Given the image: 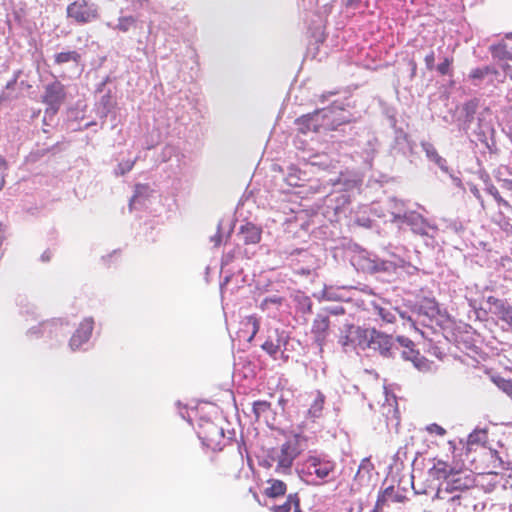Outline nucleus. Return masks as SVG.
Listing matches in <instances>:
<instances>
[{
    "mask_svg": "<svg viewBox=\"0 0 512 512\" xmlns=\"http://www.w3.org/2000/svg\"><path fill=\"white\" fill-rule=\"evenodd\" d=\"M305 446L306 438L296 434L279 447L269 450L261 465L270 468L276 464L277 472L286 473L291 469L294 460L304 451Z\"/></svg>",
    "mask_w": 512,
    "mask_h": 512,
    "instance_id": "1",
    "label": "nucleus"
},
{
    "mask_svg": "<svg viewBox=\"0 0 512 512\" xmlns=\"http://www.w3.org/2000/svg\"><path fill=\"white\" fill-rule=\"evenodd\" d=\"M435 498L442 502L444 512H481L485 508L481 496L476 494L449 495L447 490H437Z\"/></svg>",
    "mask_w": 512,
    "mask_h": 512,
    "instance_id": "2",
    "label": "nucleus"
},
{
    "mask_svg": "<svg viewBox=\"0 0 512 512\" xmlns=\"http://www.w3.org/2000/svg\"><path fill=\"white\" fill-rule=\"evenodd\" d=\"M438 490H447L449 495L467 493L480 495L479 489L475 486L474 475L469 470L454 471Z\"/></svg>",
    "mask_w": 512,
    "mask_h": 512,
    "instance_id": "3",
    "label": "nucleus"
},
{
    "mask_svg": "<svg viewBox=\"0 0 512 512\" xmlns=\"http://www.w3.org/2000/svg\"><path fill=\"white\" fill-rule=\"evenodd\" d=\"M198 435L203 445L212 451H222L232 445L231 438L225 436L223 428L213 422L200 425Z\"/></svg>",
    "mask_w": 512,
    "mask_h": 512,
    "instance_id": "4",
    "label": "nucleus"
},
{
    "mask_svg": "<svg viewBox=\"0 0 512 512\" xmlns=\"http://www.w3.org/2000/svg\"><path fill=\"white\" fill-rule=\"evenodd\" d=\"M66 96L65 86L59 80L45 85L41 95V102L46 106L45 113L52 116L56 115L64 104Z\"/></svg>",
    "mask_w": 512,
    "mask_h": 512,
    "instance_id": "5",
    "label": "nucleus"
},
{
    "mask_svg": "<svg viewBox=\"0 0 512 512\" xmlns=\"http://www.w3.org/2000/svg\"><path fill=\"white\" fill-rule=\"evenodd\" d=\"M330 114V110L322 109L311 114L303 115L296 120L298 130L303 134L327 130L330 128Z\"/></svg>",
    "mask_w": 512,
    "mask_h": 512,
    "instance_id": "6",
    "label": "nucleus"
},
{
    "mask_svg": "<svg viewBox=\"0 0 512 512\" xmlns=\"http://www.w3.org/2000/svg\"><path fill=\"white\" fill-rule=\"evenodd\" d=\"M67 17L76 23L84 25L99 18L98 8L94 4H88L86 0L74 1L67 6Z\"/></svg>",
    "mask_w": 512,
    "mask_h": 512,
    "instance_id": "7",
    "label": "nucleus"
},
{
    "mask_svg": "<svg viewBox=\"0 0 512 512\" xmlns=\"http://www.w3.org/2000/svg\"><path fill=\"white\" fill-rule=\"evenodd\" d=\"M486 301L490 311L497 315L500 320L507 323L512 329V305L506 300L495 296H488Z\"/></svg>",
    "mask_w": 512,
    "mask_h": 512,
    "instance_id": "8",
    "label": "nucleus"
},
{
    "mask_svg": "<svg viewBox=\"0 0 512 512\" xmlns=\"http://www.w3.org/2000/svg\"><path fill=\"white\" fill-rule=\"evenodd\" d=\"M306 462L310 473H314L320 479L327 478L336 467L335 462L317 456H309Z\"/></svg>",
    "mask_w": 512,
    "mask_h": 512,
    "instance_id": "9",
    "label": "nucleus"
},
{
    "mask_svg": "<svg viewBox=\"0 0 512 512\" xmlns=\"http://www.w3.org/2000/svg\"><path fill=\"white\" fill-rule=\"evenodd\" d=\"M330 328V318L327 314L319 313L312 323L311 332L319 346H323Z\"/></svg>",
    "mask_w": 512,
    "mask_h": 512,
    "instance_id": "10",
    "label": "nucleus"
},
{
    "mask_svg": "<svg viewBox=\"0 0 512 512\" xmlns=\"http://www.w3.org/2000/svg\"><path fill=\"white\" fill-rule=\"evenodd\" d=\"M93 326L94 322L91 318H86L79 324V327L70 339L69 345L72 350L80 348L89 340L93 331Z\"/></svg>",
    "mask_w": 512,
    "mask_h": 512,
    "instance_id": "11",
    "label": "nucleus"
},
{
    "mask_svg": "<svg viewBox=\"0 0 512 512\" xmlns=\"http://www.w3.org/2000/svg\"><path fill=\"white\" fill-rule=\"evenodd\" d=\"M376 329L362 328L359 326L351 325L349 327V333L355 337L357 344L362 347H371V342L374 338Z\"/></svg>",
    "mask_w": 512,
    "mask_h": 512,
    "instance_id": "12",
    "label": "nucleus"
},
{
    "mask_svg": "<svg viewBox=\"0 0 512 512\" xmlns=\"http://www.w3.org/2000/svg\"><path fill=\"white\" fill-rule=\"evenodd\" d=\"M287 484L279 479H269L266 481V487L263 489V496L269 499H277L286 494Z\"/></svg>",
    "mask_w": 512,
    "mask_h": 512,
    "instance_id": "13",
    "label": "nucleus"
},
{
    "mask_svg": "<svg viewBox=\"0 0 512 512\" xmlns=\"http://www.w3.org/2000/svg\"><path fill=\"white\" fill-rule=\"evenodd\" d=\"M371 343L370 348L378 350L384 356L391 355V348L393 346V338L391 336L376 330Z\"/></svg>",
    "mask_w": 512,
    "mask_h": 512,
    "instance_id": "14",
    "label": "nucleus"
},
{
    "mask_svg": "<svg viewBox=\"0 0 512 512\" xmlns=\"http://www.w3.org/2000/svg\"><path fill=\"white\" fill-rule=\"evenodd\" d=\"M397 340L403 347L408 349V351L403 352L406 359L411 360L419 369L425 366L424 359L420 357L419 352L413 349L414 343L412 340L403 336L398 337Z\"/></svg>",
    "mask_w": 512,
    "mask_h": 512,
    "instance_id": "15",
    "label": "nucleus"
},
{
    "mask_svg": "<svg viewBox=\"0 0 512 512\" xmlns=\"http://www.w3.org/2000/svg\"><path fill=\"white\" fill-rule=\"evenodd\" d=\"M272 512H302L300 497L298 493H291L287 496L285 502L281 505H275L271 508Z\"/></svg>",
    "mask_w": 512,
    "mask_h": 512,
    "instance_id": "16",
    "label": "nucleus"
},
{
    "mask_svg": "<svg viewBox=\"0 0 512 512\" xmlns=\"http://www.w3.org/2000/svg\"><path fill=\"white\" fill-rule=\"evenodd\" d=\"M74 63L76 66L82 62V56L76 50L62 51L54 55V63L57 65H63L66 63Z\"/></svg>",
    "mask_w": 512,
    "mask_h": 512,
    "instance_id": "17",
    "label": "nucleus"
},
{
    "mask_svg": "<svg viewBox=\"0 0 512 512\" xmlns=\"http://www.w3.org/2000/svg\"><path fill=\"white\" fill-rule=\"evenodd\" d=\"M453 472L454 470L449 466V464L442 460H437L430 469V474L434 478L444 479L445 481L449 479L450 474Z\"/></svg>",
    "mask_w": 512,
    "mask_h": 512,
    "instance_id": "18",
    "label": "nucleus"
},
{
    "mask_svg": "<svg viewBox=\"0 0 512 512\" xmlns=\"http://www.w3.org/2000/svg\"><path fill=\"white\" fill-rule=\"evenodd\" d=\"M245 325L246 326L251 325L252 331L249 333V331H247L245 329H240L237 332V337H238L239 341H244V342L250 344L252 342L254 336L256 335V318L249 317L247 319V323H245Z\"/></svg>",
    "mask_w": 512,
    "mask_h": 512,
    "instance_id": "19",
    "label": "nucleus"
},
{
    "mask_svg": "<svg viewBox=\"0 0 512 512\" xmlns=\"http://www.w3.org/2000/svg\"><path fill=\"white\" fill-rule=\"evenodd\" d=\"M490 51L492 53L493 58L507 61L512 59V53L508 50V47L505 43H500L497 45H493L490 47Z\"/></svg>",
    "mask_w": 512,
    "mask_h": 512,
    "instance_id": "20",
    "label": "nucleus"
},
{
    "mask_svg": "<svg viewBox=\"0 0 512 512\" xmlns=\"http://www.w3.org/2000/svg\"><path fill=\"white\" fill-rule=\"evenodd\" d=\"M489 74L497 75L498 71L492 66H484L472 69L469 74V77L472 80H482Z\"/></svg>",
    "mask_w": 512,
    "mask_h": 512,
    "instance_id": "21",
    "label": "nucleus"
},
{
    "mask_svg": "<svg viewBox=\"0 0 512 512\" xmlns=\"http://www.w3.org/2000/svg\"><path fill=\"white\" fill-rule=\"evenodd\" d=\"M393 491H394V488L392 486H390V487H387L386 489H384L381 493H379L376 503H375V507L373 509V512H382L383 511L384 506L387 503V499L389 496L392 495Z\"/></svg>",
    "mask_w": 512,
    "mask_h": 512,
    "instance_id": "22",
    "label": "nucleus"
},
{
    "mask_svg": "<svg viewBox=\"0 0 512 512\" xmlns=\"http://www.w3.org/2000/svg\"><path fill=\"white\" fill-rule=\"evenodd\" d=\"M493 383L505 394L512 398V379H505L501 376L492 377Z\"/></svg>",
    "mask_w": 512,
    "mask_h": 512,
    "instance_id": "23",
    "label": "nucleus"
},
{
    "mask_svg": "<svg viewBox=\"0 0 512 512\" xmlns=\"http://www.w3.org/2000/svg\"><path fill=\"white\" fill-rule=\"evenodd\" d=\"M230 230V227L224 230L223 223H219L216 234L210 238L214 247H219L224 242V239L229 236Z\"/></svg>",
    "mask_w": 512,
    "mask_h": 512,
    "instance_id": "24",
    "label": "nucleus"
},
{
    "mask_svg": "<svg viewBox=\"0 0 512 512\" xmlns=\"http://www.w3.org/2000/svg\"><path fill=\"white\" fill-rule=\"evenodd\" d=\"M375 311L385 323H393L396 320L395 311L389 307L375 306Z\"/></svg>",
    "mask_w": 512,
    "mask_h": 512,
    "instance_id": "25",
    "label": "nucleus"
},
{
    "mask_svg": "<svg viewBox=\"0 0 512 512\" xmlns=\"http://www.w3.org/2000/svg\"><path fill=\"white\" fill-rule=\"evenodd\" d=\"M422 147H424L429 159L434 161L440 167L443 166V164L445 163V160L438 154V152L436 151V149L434 148V146L432 144L424 143V144H422Z\"/></svg>",
    "mask_w": 512,
    "mask_h": 512,
    "instance_id": "26",
    "label": "nucleus"
},
{
    "mask_svg": "<svg viewBox=\"0 0 512 512\" xmlns=\"http://www.w3.org/2000/svg\"><path fill=\"white\" fill-rule=\"evenodd\" d=\"M325 402V397L321 393H318L317 397L315 398L313 404L311 405L309 409V414L313 417H318L320 413L323 410Z\"/></svg>",
    "mask_w": 512,
    "mask_h": 512,
    "instance_id": "27",
    "label": "nucleus"
},
{
    "mask_svg": "<svg viewBox=\"0 0 512 512\" xmlns=\"http://www.w3.org/2000/svg\"><path fill=\"white\" fill-rule=\"evenodd\" d=\"M453 58L445 57L442 62L436 66V70L442 76L452 74Z\"/></svg>",
    "mask_w": 512,
    "mask_h": 512,
    "instance_id": "28",
    "label": "nucleus"
},
{
    "mask_svg": "<svg viewBox=\"0 0 512 512\" xmlns=\"http://www.w3.org/2000/svg\"><path fill=\"white\" fill-rule=\"evenodd\" d=\"M240 237L245 244L254 243L256 237V231L254 230V227L252 225L243 227L240 232Z\"/></svg>",
    "mask_w": 512,
    "mask_h": 512,
    "instance_id": "29",
    "label": "nucleus"
},
{
    "mask_svg": "<svg viewBox=\"0 0 512 512\" xmlns=\"http://www.w3.org/2000/svg\"><path fill=\"white\" fill-rule=\"evenodd\" d=\"M135 22L136 20L132 16L120 17L116 25V29L122 32H127L135 25Z\"/></svg>",
    "mask_w": 512,
    "mask_h": 512,
    "instance_id": "30",
    "label": "nucleus"
},
{
    "mask_svg": "<svg viewBox=\"0 0 512 512\" xmlns=\"http://www.w3.org/2000/svg\"><path fill=\"white\" fill-rule=\"evenodd\" d=\"M486 190L491 196H493V198L499 205H503L506 208L511 207L509 202L502 198L498 189L494 185H489Z\"/></svg>",
    "mask_w": 512,
    "mask_h": 512,
    "instance_id": "31",
    "label": "nucleus"
},
{
    "mask_svg": "<svg viewBox=\"0 0 512 512\" xmlns=\"http://www.w3.org/2000/svg\"><path fill=\"white\" fill-rule=\"evenodd\" d=\"M261 347L273 358H276V355L280 349L279 341H277V343H273L272 341H266L265 343L262 344Z\"/></svg>",
    "mask_w": 512,
    "mask_h": 512,
    "instance_id": "32",
    "label": "nucleus"
},
{
    "mask_svg": "<svg viewBox=\"0 0 512 512\" xmlns=\"http://www.w3.org/2000/svg\"><path fill=\"white\" fill-rule=\"evenodd\" d=\"M426 430L430 434H435V435L441 436V437L446 434V430L442 426H440V425H438L436 423H432V424L428 425L426 427Z\"/></svg>",
    "mask_w": 512,
    "mask_h": 512,
    "instance_id": "33",
    "label": "nucleus"
},
{
    "mask_svg": "<svg viewBox=\"0 0 512 512\" xmlns=\"http://www.w3.org/2000/svg\"><path fill=\"white\" fill-rule=\"evenodd\" d=\"M424 61H425V64H426V68L429 71H432L435 68V53H434V51H430V53H428L425 56Z\"/></svg>",
    "mask_w": 512,
    "mask_h": 512,
    "instance_id": "34",
    "label": "nucleus"
},
{
    "mask_svg": "<svg viewBox=\"0 0 512 512\" xmlns=\"http://www.w3.org/2000/svg\"><path fill=\"white\" fill-rule=\"evenodd\" d=\"M501 186L503 189L512 192V180L511 179H503Z\"/></svg>",
    "mask_w": 512,
    "mask_h": 512,
    "instance_id": "35",
    "label": "nucleus"
},
{
    "mask_svg": "<svg viewBox=\"0 0 512 512\" xmlns=\"http://www.w3.org/2000/svg\"><path fill=\"white\" fill-rule=\"evenodd\" d=\"M476 106H477V104L474 101H470L465 104V110L471 111L472 113H474Z\"/></svg>",
    "mask_w": 512,
    "mask_h": 512,
    "instance_id": "36",
    "label": "nucleus"
},
{
    "mask_svg": "<svg viewBox=\"0 0 512 512\" xmlns=\"http://www.w3.org/2000/svg\"><path fill=\"white\" fill-rule=\"evenodd\" d=\"M507 127H508V132H507V134H508V137H509V139H510V141H511V143H512V116L510 117V120H509V122H508Z\"/></svg>",
    "mask_w": 512,
    "mask_h": 512,
    "instance_id": "37",
    "label": "nucleus"
},
{
    "mask_svg": "<svg viewBox=\"0 0 512 512\" xmlns=\"http://www.w3.org/2000/svg\"><path fill=\"white\" fill-rule=\"evenodd\" d=\"M257 405H258V414L260 413V411H264L265 409H267L269 407V405L265 402H257Z\"/></svg>",
    "mask_w": 512,
    "mask_h": 512,
    "instance_id": "38",
    "label": "nucleus"
},
{
    "mask_svg": "<svg viewBox=\"0 0 512 512\" xmlns=\"http://www.w3.org/2000/svg\"><path fill=\"white\" fill-rule=\"evenodd\" d=\"M247 463H248L250 469L253 471L254 470L253 469V459L249 455L247 456Z\"/></svg>",
    "mask_w": 512,
    "mask_h": 512,
    "instance_id": "39",
    "label": "nucleus"
},
{
    "mask_svg": "<svg viewBox=\"0 0 512 512\" xmlns=\"http://www.w3.org/2000/svg\"><path fill=\"white\" fill-rule=\"evenodd\" d=\"M487 456L493 461L497 460V455L495 453L490 452L487 454Z\"/></svg>",
    "mask_w": 512,
    "mask_h": 512,
    "instance_id": "40",
    "label": "nucleus"
},
{
    "mask_svg": "<svg viewBox=\"0 0 512 512\" xmlns=\"http://www.w3.org/2000/svg\"><path fill=\"white\" fill-rule=\"evenodd\" d=\"M503 70H504L505 72L509 73V72H510V70H511V66H510V65H508V64L503 65Z\"/></svg>",
    "mask_w": 512,
    "mask_h": 512,
    "instance_id": "41",
    "label": "nucleus"
},
{
    "mask_svg": "<svg viewBox=\"0 0 512 512\" xmlns=\"http://www.w3.org/2000/svg\"><path fill=\"white\" fill-rule=\"evenodd\" d=\"M486 474H488V475H494V476H497V475H498V472H497V471H489V472H487Z\"/></svg>",
    "mask_w": 512,
    "mask_h": 512,
    "instance_id": "42",
    "label": "nucleus"
},
{
    "mask_svg": "<svg viewBox=\"0 0 512 512\" xmlns=\"http://www.w3.org/2000/svg\"><path fill=\"white\" fill-rule=\"evenodd\" d=\"M416 67H417V65H416V63L413 61V62H412V71H413V72H415Z\"/></svg>",
    "mask_w": 512,
    "mask_h": 512,
    "instance_id": "43",
    "label": "nucleus"
},
{
    "mask_svg": "<svg viewBox=\"0 0 512 512\" xmlns=\"http://www.w3.org/2000/svg\"><path fill=\"white\" fill-rule=\"evenodd\" d=\"M252 410L256 412V402L252 403Z\"/></svg>",
    "mask_w": 512,
    "mask_h": 512,
    "instance_id": "44",
    "label": "nucleus"
},
{
    "mask_svg": "<svg viewBox=\"0 0 512 512\" xmlns=\"http://www.w3.org/2000/svg\"><path fill=\"white\" fill-rule=\"evenodd\" d=\"M354 3V0H348L347 5H352Z\"/></svg>",
    "mask_w": 512,
    "mask_h": 512,
    "instance_id": "45",
    "label": "nucleus"
},
{
    "mask_svg": "<svg viewBox=\"0 0 512 512\" xmlns=\"http://www.w3.org/2000/svg\"><path fill=\"white\" fill-rule=\"evenodd\" d=\"M344 345H347L348 344V336L346 337V341L343 342Z\"/></svg>",
    "mask_w": 512,
    "mask_h": 512,
    "instance_id": "46",
    "label": "nucleus"
},
{
    "mask_svg": "<svg viewBox=\"0 0 512 512\" xmlns=\"http://www.w3.org/2000/svg\"><path fill=\"white\" fill-rule=\"evenodd\" d=\"M510 78H511V80H512V72L510 73Z\"/></svg>",
    "mask_w": 512,
    "mask_h": 512,
    "instance_id": "47",
    "label": "nucleus"
},
{
    "mask_svg": "<svg viewBox=\"0 0 512 512\" xmlns=\"http://www.w3.org/2000/svg\"><path fill=\"white\" fill-rule=\"evenodd\" d=\"M509 37H511V38H512V34H511Z\"/></svg>",
    "mask_w": 512,
    "mask_h": 512,
    "instance_id": "48",
    "label": "nucleus"
},
{
    "mask_svg": "<svg viewBox=\"0 0 512 512\" xmlns=\"http://www.w3.org/2000/svg\"><path fill=\"white\" fill-rule=\"evenodd\" d=\"M511 510H512V504H511Z\"/></svg>",
    "mask_w": 512,
    "mask_h": 512,
    "instance_id": "49",
    "label": "nucleus"
}]
</instances>
